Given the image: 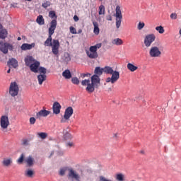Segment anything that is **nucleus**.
<instances>
[{
	"mask_svg": "<svg viewBox=\"0 0 181 181\" xmlns=\"http://www.w3.org/2000/svg\"><path fill=\"white\" fill-rule=\"evenodd\" d=\"M56 28H57V21H56V20H52L49 23V28L48 29L49 36L44 42V46L52 47L53 54L59 57V48L60 47V42H59V40H53V38H52V35L54 33Z\"/></svg>",
	"mask_w": 181,
	"mask_h": 181,
	"instance_id": "1",
	"label": "nucleus"
},
{
	"mask_svg": "<svg viewBox=\"0 0 181 181\" xmlns=\"http://www.w3.org/2000/svg\"><path fill=\"white\" fill-rule=\"evenodd\" d=\"M100 76L97 75H93L91 76V81L90 79H85L81 81V85L83 86H87L86 90L88 93H94L95 88L100 87Z\"/></svg>",
	"mask_w": 181,
	"mask_h": 181,
	"instance_id": "2",
	"label": "nucleus"
},
{
	"mask_svg": "<svg viewBox=\"0 0 181 181\" xmlns=\"http://www.w3.org/2000/svg\"><path fill=\"white\" fill-rule=\"evenodd\" d=\"M8 50L12 52L13 50V45L9 42L0 41V52H2L4 54H8Z\"/></svg>",
	"mask_w": 181,
	"mask_h": 181,
	"instance_id": "3",
	"label": "nucleus"
},
{
	"mask_svg": "<svg viewBox=\"0 0 181 181\" xmlns=\"http://www.w3.org/2000/svg\"><path fill=\"white\" fill-rule=\"evenodd\" d=\"M9 94L11 97H16L19 94V86L16 82H11L9 87Z\"/></svg>",
	"mask_w": 181,
	"mask_h": 181,
	"instance_id": "4",
	"label": "nucleus"
},
{
	"mask_svg": "<svg viewBox=\"0 0 181 181\" xmlns=\"http://www.w3.org/2000/svg\"><path fill=\"white\" fill-rule=\"evenodd\" d=\"M11 125L9 117L6 115H2L0 118V127L2 131L8 129V127Z\"/></svg>",
	"mask_w": 181,
	"mask_h": 181,
	"instance_id": "5",
	"label": "nucleus"
},
{
	"mask_svg": "<svg viewBox=\"0 0 181 181\" xmlns=\"http://www.w3.org/2000/svg\"><path fill=\"white\" fill-rule=\"evenodd\" d=\"M122 22V13L121 12V7L119 6H116V28L119 29L121 23Z\"/></svg>",
	"mask_w": 181,
	"mask_h": 181,
	"instance_id": "6",
	"label": "nucleus"
},
{
	"mask_svg": "<svg viewBox=\"0 0 181 181\" xmlns=\"http://www.w3.org/2000/svg\"><path fill=\"white\" fill-rule=\"evenodd\" d=\"M111 77H108L106 79V83H111V84H115L118 80H119V71H115L111 74Z\"/></svg>",
	"mask_w": 181,
	"mask_h": 181,
	"instance_id": "7",
	"label": "nucleus"
},
{
	"mask_svg": "<svg viewBox=\"0 0 181 181\" xmlns=\"http://www.w3.org/2000/svg\"><path fill=\"white\" fill-rule=\"evenodd\" d=\"M156 39V36H155V34H148L146 35L144 38V45L146 47H151V45L153 43V41Z\"/></svg>",
	"mask_w": 181,
	"mask_h": 181,
	"instance_id": "8",
	"label": "nucleus"
},
{
	"mask_svg": "<svg viewBox=\"0 0 181 181\" xmlns=\"http://www.w3.org/2000/svg\"><path fill=\"white\" fill-rule=\"evenodd\" d=\"M149 54L151 57H160L162 55V52L159 49V47L156 46H153L149 50Z\"/></svg>",
	"mask_w": 181,
	"mask_h": 181,
	"instance_id": "9",
	"label": "nucleus"
},
{
	"mask_svg": "<svg viewBox=\"0 0 181 181\" xmlns=\"http://www.w3.org/2000/svg\"><path fill=\"white\" fill-rule=\"evenodd\" d=\"M69 173H68V177L70 179H74L76 181H81V177H80V175L77 173L74 169L69 168L68 169Z\"/></svg>",
	"mask_w": 181,
	"mask_h": 181,
	"instance_id": "10",
	"label": "nucleus"
},
{
	"mask_svg": "<svg viewBox=\"0 0 181 181\" xmlns=\"http://www.w3.org/2000/svg\"><path fill=\"white\" fill-rule=\"evenodd\" d=\"M86 54L89 59H97L98 57V52L93 47H90L89 51H86Z\"/></svg>",
	"mask_w": 181,
	"mask_h": 181,
	"instance_id": "11",
	"label": "nucleus"
},
{
	"mask_svg": "<svg viewBox=\"0 0 181 181\" xmlns=\"http://www.w3.org/2000/svg\"><path fill=\"white\" fill-rule=\"evenodd\" d=\"M13 164V160L12 158H4L1 161V165L3 168H11L12 165Z\"/></svg>",
	"mask_w": 181,
	"mask_h": 181,
	"instance_id": "12",
	"label": "nucleus"
},
{
	"mask_svg": "<svg viewBox=\"0 0 181 181\" xmlns=\"http://www.w3.org/2000/svg\"><path fill=\"white\" fill-rule=\"evenodd\" d=\"M24 163H25L27 168H32L33 165H35V158L32 156H29L24 160Z\"/></svg>",
	"mask_w": 181,
	"mask_h": 181,
	"instance_id": "13",
	"label": "nucleus"
},
{
	"mask_svg": "<svg viewBox=\"0 0 181 181\" xmlns=\"http://www.w3.org/2000/svg\"><path fill=\"white\" fill-rule=\"evenodd\" d=\"M73 112H74L73 107L71 106L68 107L64 112V119H70V117H71V115H73Z\"/></svg>",
	"mask_w": 181,
	"mask_h": 181,
	"instance_id": "14",
	"label": "nucleus"
},
{
	"mask_svg": "<svg viewBox=\"0 0 181 181\" xmlns=\"http://www.w3.org/2000/svg\"><path fill=\"white\" fill-rule=\"evenodd\" d=\"M7 66L11 69V67H13V69H16L18 67V60L15 58L9 59L7 62Z\"/></svg>",
	"mask_w": 181,
	"mask_h": 181,
	"instance_id": "15",
	"label": "nucleus"
},
{
	"mask_svg": "<svg viewBox=\"0 0 181 181\" xmlns=\"http://www.w3.org/2000/svg\"><path fill=\"white\" fill-rule=\"evenodd\" d=\"M39 66H40V62L35 61L29 67L33 73H38Z\"/></svg>",
	"mask_w": 181,
	"mask_h": 181,
	"instance_id": "16",
	"label": "nucleus"
},
{
	"mask_svg": "<svg viewBox=\"0 0 181 181\" xmlns=\"http://www.w3.org/2000/svg\"><path fill=\"white\" fill-rule=\"evenodd\" d=\"M52 110L54 114L58 115L60 114V110H62V105L59 102H54L52 106Z\"/></svg>",
	"mask_w": 181,
	"mask_h": 181,
	"instance_id": "17",
	"label": "nucleus"
},
{
	"mask_svg": "<svg viewBox=\"0 0 181 181\" xmlns=\"http://www.w3.org/2000/svg\"><path fill=\"white\" fill-rule=\"evenodd\" d=\"M50 115V111L46 110L45 109L41 110L36 114L37 118H42V117H46L47 115Z\"/></svg>",
	"mask_w": 181,
	"mask_h": 181,
	"instance_id": "18",
	"label": "nucleus"
},
{
	"mask_svg": "<svg viewBox=\"0 0 181 181\" xmlns=\"http://www.w3.org/2000/svg\"><path fill=\"white\" fill-rule=\"evenodd\" d=\"M8 36V31L0 24V39H5Z\"/></svg>",
	"mask_w": 181,
	"mask_h": 181,
	"instance_id": "19",
	"label": "nucleus"
},
{
	"mask_svg": "<svg viewBox=\"0 0 181 181\" xmlns=\"http://www.w3.org/2000/svg\"><path fill=\"white\" fill-rule=\"evenodd\" d=\"M35 43L32 44H28V43H24L21 45V50H30L32 49L33 47H35Z\"/></svg>",
	"mask_w": 181,
	"mask_h": 181,
	"instance_id": "20",
	"label": "nucleus"
},
{
	"mask_svg": "<svg viewBox=\"0 0 181 181\" xmlns=\"http://www.w3.org/2000/svg\"><path fill=\"white\" fill-rule=\"evenodd\" d=\"M24 61L25 65L30 66V65L33 64L35 59L32 56H28L26 58H25Z\"/></svg>",
	"mask_w": 181,
	"mask_h": 181,
	"instance_id": "21",
	"label": "nucleus"
},
{
	"mask_svg": "<svg viewBox=\"0 0 181 181\" xmlns=\"http://www.w3.org/2000/svg\"><path fill=\"white\" fill-rule=\"evenodd\" d=\"M46 78H47V76L46 74H40L37 76L38 84L42 86L43 84V81H46Z\"/></svg>",
	"mask_w": 181,
	"mask_h": 181,
	"instance_id": "22",
	"label": "nucleus"
},
{
	"mask_svg": "<svg viewBox=\"0 0 181 181\" xmlns=\"http://www.w3.org/2000/svg\"><path fill=\"white\" fill-rule=\"evenodd\" d=\"M24 175L26 177H33L35 176V170L28 168L25 171Z\"/></svg>",
	"mask_w": 181,
	"mask_h": 181,
	"instance_id": "23",
	"label": "nucleus"
},
{
	"mask_svg": "<svg viewBox=\"0 0 181 181\" xmlns=\"http://www.w3.org/2000/svg\"><path fill=\"white\" fill-rule=\"evenodd\" d=\"M64 63H69L71 60V57H70V54L69 52H64V55L62 57Z\"/></svg>",
	"mask_w": 181,
	"mask_h": 181,
	"instance_id": "24",
	"label": "nucleus"
},
{
	"mask_svg": "<svg viewBox=\"0 0 181 181\" xmlns=\"http://www.w3.org/2000/svg\"><path fill=\"white\" fill-rule=\"evenodd\" d=\"M93 25L94 26L93 33L95 35H100V28H98V23L97 21H93Z\"/></svg>",
	"mask_w": 181,
	"mask_h": 181,
	"instance_id": "25",
	"label": "nucleus"
},
{
	"mask_svg": "<svg viewBox=\"0 0 181 181\" xmlns=\"http://www.w3.org/2000/svg\"><path fill=\"white\" fill-rule=\"evenodd\" d=\"M62 76L66 80H70L71 78V72H70V70L66 69L62 73Z\"/></svg>",
	"mask_w": 181,
	"mask_h": 181,
	"instance_id": "26",
	"label": "nucleus"
},
{
	"mask_svg": "<svg viewBox=\"0 0 181 181\" xmlns=\"http://www.w3.org/2000/svg\"><path fill=\"white\" fill-rule=\"evenodd\" d=\"M112 43L116 46H121V45H124V41L121 38H115L112 40Z\"/></svg>",
	"mask_w": 181,
	"mask_h": 181,
	"instance_id": "27",
	"label": "nucleus"
},
{
	"mask_svg": "<svg viewBox=\"0 0 181 181\" xmlns=\"http://www.w3.org/2000/svg\"><path fill=\"white\" fill-rule=\"evenodd\" d=\"M49 18H51V19H53L52 21H56V22H57V16L56 15V12L54 11H51L49 12Z\"/></svg>",
	"mask_w": 181,
	"mask_h": 181,
	"instance_id": "28",
	"label": "nucleus"
},
{
	"mask_svg": "<svg viewBox=\"0 0 181 181\" xmlns=\"http://www.w3.org/2000/svg\"><path fill=\"white\" fill-rule=\"evenodd\" d=\"M36 22L40 25H45V18H43V16L42 15L38 16L37 17Z\"/></svg>",
	"mask_w": 181,
	"mask_h": 181,
	"instance_id": "29",
	"label": "nucleus"
},
{
	"mask_svg": "<svg viewBox=\"0 0 181 181\" xmlns=\"http://www.w3.org/2000/svg\"><path fill=\"white\" fill-rule=\"evenodd\" d=\"M103 71H104V69H101L100 66H97L95 69V75L98 76V77H100V76H101L103 74Z\"/></svg>",
	"mask_w": 181,
	"mask_h": 181,
	"instance_id": "30",
	"label": "nucleus"
},
{
	"mask_svg": "<svg viewBox=\"0 0 181 181\" xmlns=\"http://www.w3.org/2000/svg\"><path fill=\"white\" fill-rule=\"evenodd\" d=\"M127 69L130 71H135L138 70V66H136L135 65H134L131 63H129V64H127Z\"/></svg>",
	"mask_w": 181,
	"mask_h": 181,
	"instance_id": "31",
	"label": "nucleus"
},
{
	"mask_svg": "<svg viewBox=\"0 0 181 181\" xmlns=\"http://www.w3.org/2000/svg\"><path fill=\"white\" fill-rule=\"evenodd\" d=\"M103 71H104V73H106V74H111L113 73L115 71H114V69H112V67H110V66H105V67L103 69Z\"/></svg>",
	"mask_w": 181,
	"mask_h": 181,
	"instance_id": "32",
	"label": "nucleus"
},
{
	"mask_svg": "<svg viewBox=\"0 0 181 181\" xmlns=\"http://www.w3.org/2000/svg\"><path fill=\"white\" fill-rule=\"evenodd\" d=\"M99 15H105V6L104 5L99 6Z\"/></svg>",
	"mask_w": 181,
	"mask_h": 181,
	"instance_id": "33",
	"label": "nucleus"
},
{
	"mask_svg": "<svg viewBox=\"0 0 181 181\" xmlns=\"http://www.w3.org/2000/svg\"><path fill=\"white\" fill-rule=\"evenodd\" d=\"M156 30H157V32H158V33L160 35L165 33V29L162 25L156 27Z\"/></svg>",
	"mask_w": 181,
	"mask_h": 181,
	"instance_id": "34",
	"label": "nucleus"
},
{
	"mask_svg": "<svg viewBox=\"0 0 181 181\" xmlns=\"http://www.w3.org/2000/svg\"><path fill=\"white\" fill-rule=\"evenodd\" d=\"M37 136L41 138V139H46V138H47V133L40 132V133H37Z\"/></svg>",
	"mask_w": 181,
	"mask_h": 181,
	"instance_id": "35",
	"label": "nucleus"
},
{
	"mask_svg": "<svg viewBox=\"0 0 181 181\" xmlns=\"http://www.w3.org/2000/svg\"><path fill=\"white\" fill-rule=\"evenodd\" d=\"M25 160V154L22 153L18 159L17 160V163H18L20 165L23 163V161Z\"/></svg>",
	"mask_w": 181,
	"mask_h": 181,
	"instance_id": "36",
	"label": "nucleus"
},
{
	"mask_svg": "<svg viewBox=\"0 0 181 181\" xmlns=\"http://www.w3.org/2000/svg\"><path fill=\"white\" fill-rule=\"evenodd\" d=\"M64 139H66V141H69L70 139H73V136L71 135V134L66 132L64 135Z\"/></svg>",
	"mask_w": 181,
	"mask_h": 181,
	"instance_id": "37",
	"label": "nucleus"
},
{
	"mask_svg": "<svg viewBox=\"0 0 181 181\" xmlns=\"http://www.w3.org/2000/svg\"><path fill=\"white\" fill-rule=\"evenodd\" d=\"M47 70L46 69V68L43 67V66H40V68H38V73H40V74H46Z\"/></svg>",
	"mask_w": 181,
	"mask_h": 181,
	"instance_id": "38",
	"label": "nucleus"
},
{
	"mask_svg": "<svg viewBox=\"0 0 181 181\" xmlns=\"http://www.w3.org/2000/svg\"><path fill=\"white\" fill-rule=\"evenodd\" d=\"M144 28H145V23L139 22L138 25H137V29L139 30H142V29H144Z\"/></svg>",
	"mask_w": 181,
	"mask_h": 181,
	"instance_id": "39",
	"label": "nucleus"
},
{
	"mask_svg": "<svg viewBox=\"0 0 181 181\" xmlns=\"http://www.w3.org/2000/svg\"><path fill=\"white\" fill-rule=\"evenodd\" d=\"M71 82L73 83V84H76V85L80 84V81L78 80V77L72 78H71Z\"/></svg>",
	"mask_w": 181,
	"mask_h": 181,
	"instance_id": "40",
	"label": "nucleus"
},
{
	"mask_svg": "<svg viewBox=\"0 0 181 181\" xmlns=\"http://www.w3.org/2000/svg\"><path fill=\"white\" fill-rule=\"evenodd\" d=\"M116 179L118 181H124V175H122V174H117L116 175Z\"/></svg>",
	"mask_w": 181,
	"mask_h": 181,
	"instance_id": "41",
	"label": "nucleus"
},
{
	"mask_svg": "<svg viewBox=\"0 0 181 181\" xmlns=\"http://www.w3.org/2000/svg\"><path fill=\"white\" fill-rule=\"evenodd\" d=\"M67 171V168H62L59 171L60 176H64L66 172Z\"/></svg>",
	"mask_w": 181,
	"mask_h": 181,
	"instance_id": "42",
	"label": "nucleus"
},
{
	"mask_svg": "<svg viewBox=\"0 0 181 181\" xmlns=\"http://www.w3.org/2000/svg\"><path fill=\"white\" fill-rule=\"evenodd\" d=\"M102 45H102L101 43H98V44H96L95 45H94V46H90V47H93V48L97 52L98 49L101 48V46H102Z\"/></svg>",
	"mask_w": 181,
	"mask_h": 181,
	"instance_id": "43",
	"label": "nucleus"
},
{
	"mask_svg": "<svg viewBox=\"0 0 181 181\" xmlns=\"http://www.w3.org/2000/svg\"><path fill=\"white\" fill-rule=\"evenodd\" d=\"M69 30L70 32L72 33V35H76L77 34V30H76V28H74V27L71 26L69 28Z\"/></svg>",
	"mask_w": 181,
	"mask_h": 181,
	"instance_id": "44",
	"label": "nucleus"
},
{
	"mask_svg": "<svg viewBox=\"0 0 181 181\" xmlns=\"http://www.w3.org/2000/svg\"><path fill=\"white\" fill-rule=\"evenodd\" d=\"M50 1H45V3L42 4V8H48V6H50Z\"/></svg>",
	"mask_w": 181,
	"mask_h": 181,
	"instance_id": "45",
	"label": "nucleus"
},
{
	"mask_svg": "<svg viewBox=\"0 0 181 181\" xmlns=\"http://www.w3.org/2000/svg\"><path fill=\"white\" fill-rule=\"evenodd\" d=\"M170 18L174 20L177 19V14L176 13H173L170 14Z\"/></svg>",
	"mask_w": 181,
	"mask_h": 181,
	"instance_id": "46",
	"label": "nucleus"
},
{
	"mask_svg": "<svg viewBox=\"0 0 181 181\" xmlns=\"http://www.w3.org/2000/svg\"><path fill=\"white\" fill-rule=\"evenodd\" d=\"M66 146L68 148H73V146H74V143L73 141H69L66 144Z\"/></svg>",
	"mask_w": 181,
	"mask_h": 181,
	"instance_id": "47",
	"label": "nucleus"
},
{
	"mask_svg": "<svg viewBox=\"0 0 181 181\" xmlns=\"http://www.w3.org/2000/svg\"><path fill=\"white\" fill-rule=\"evenodd\" d=\"M36 122V119L35 117H30V124L31 125H34V124Z\"/></svg>",
	"mask_w": 181,
	"mask_h": 181,
	"instance_id": "48",
	"label": "nucleus"
},
{
	"mask_svg": "<svg viewBox=\"0 0 181 181\" xmlns=\"http://www.w3.org/2000/svg\"><path fill=\"white\" fill-rule=\"evenodd\" d=\"M88 76H91L89 73L87 74H81L80 77L81 78H85V77H88Z\"/></svg>",
	"mask_w": 181,
	"mask_h": 181,
	"instance_id": "49",
	"label": "nucleus"
},
{
	"mask_svg": "<svg viewBox=\"0 0 181 181\" xmlns=\"http://www.w3.org/2000/svg\"><path fill=\"white\" fill-rule=\"evenodd\" d=\"M99 181H112V180H108L105 178L104 176H100L99 178Z\"/></svg>",
	"mask_w": 181,
	"mask_h": 181,
	"instance_id": "50",
	"label": "nucleus"
},
{
	"mask_svg": "<svg viewBox=\"0 0 181 181\" xmlns=\"http://www.w3.org/2000/svg\"><path fill=\"white\" fill-rule=\"evenodd\" d=\"M22 144H23V145L28 146V145H29V141L28 139H25L23 140Z\"/></svg>",
	"mask_w": 181,
	"mask_h": 181,
	"instance_id": "51",
	"label": "nucleus"
},
{
	"mask_svg": "<svg viewBox=\"0 0 181 181\" xmlns=\"http://www.w3.org/2000/svg\"><path fill=\"white\" fill-rule=\"evenodd\" d=\"M107 21H112V16L111 15H108L106 16Z\"/></svg>",
	"mask_w": 181,
	"mask_h": 181,
	"instance_id": "52",
	"label": "nucleus"
},
{
	"mask_svg": "<svg viewBox=\"0 0 181 181\" xmlns=\"http://www.w3.org/2000/svg\"><path fill=\"white\" fill-rule=\"evenodd\" d=\"M74 21L75 22H78V21H79L78 16H74Z\"/></svg>",
	"mask_w": 181,
	"mask_h": 181,
	"instance_id": "53",
	"label": "nucleus"
},
{
	"mask_svg": "<svg viewBox=\"0 0 181 181\" xmlns=\"http://www.w3.org/2000/svg\"><path fill=\"white\" fill-rule=\"evenodd\" d=\"M81 32H83L82 30H78V33H81Z\"/></svg>",
	"mask_w": 181,
	"mask_h": 181,
	"instance_id": "54",
	"label": "nucleus"
},
{
	"mask_svg": "<svg viewBox=\"0 0 181 181\" xmlns=\"http://www.w3.org/2000/svg\"><path fill=\"white\" fill-rule=\"evenodd\" d=\"M61 122H66V121L64 120V119H62V120H61Z\"/></svg>",
	"mask_w": 181,
	"mask_h": 181,
	"instance_id": "55",
	"label": "nucleus"
},
{
	"mask_svg": "<svg viewBox=\"0 0 181 181\" xmlns=\"http://www.w3.org/2000/svg\"><path fill=\"white\" fill-rule=\"evenodd\" d=\"M22 40V38H21V37H18V38H17V40Z\"/></svg>",
	"mask_w": 181,
	"mask_h": 181,
	"instance_id": "56",
	"label": "nucleus"
},
{
	"mask_svg": "<svg viewBox=\"0 0 181 181\" xmlns=\"http://www.w3.org/2000/svg\"><path fill=\"white\" fill-rule=\"evenodd\" d=\"M7 73H8V74L11 73V69H9L7 71Z\"/></svg>",
	"mask_w": 181,
	"mask_h": 181,
	"instance_id": "57",
	"label": "nucleus"
},
{
	"mask_svg": "<svg viewBox=\"0 0 181 181\" xmlns=\"http://www.w3.org/2000/svg\"><path fill=\"white\" fill-rule=\"evenodd\" d=\"M179 34H180V36H181V29H180V31H179Z\"/></svg>",
	"mask_w": 181,
	"mask_h": 181,
	"instance_id": "58",
	"label": "nucleus"
},
{
	"mask_svg": "<svg viewBox=\"0 0 181 181\" xmlns=\"http://www.w3.org/2000/svg\"><path fill=\"white\" fill-rule=\"evenodd\" d=\"M99 1H100V2H102L103 0H99Z\"/></svg>",
	"mask_w": 181,
	"mask_h": 181,
	"instance_id": "59",
	"label": "nucleus"
},
{
	"mask_svg": "<svg viewBox=\"0 0 181 181\" xmlns=\"http://www.w3.org/2000/svg\"><path fill=\"white\" fill-rule=\"evenodd\" d=\"M3 1H6V0H3Z\"/></svg>",
	"mask_w": 181,
	"mask_h": 181,
	"instance_id": "60",
	"label": "nucleus"
}]
</instances>
